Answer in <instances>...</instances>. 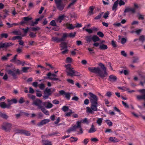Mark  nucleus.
<instances>
[{
  "label": "nucleus",
  "instance_id": "36",
  "mask_svg": "<svg viewBox=\"0 0 145 145\" xmlns=\"http://www.w3.org/2000/svg\"><path fill=\"white\" fill-rule=\"evenodd\" d=\"M103 13V12L100 13L97 16L94 18V19L95 20L100 19L102 17Z\"/></svg>",
  "mask_w": 145,
  "mask_h": 145
},
{
  "label": "nucleus",
  "instance_id": "47",
  "mask_svg": "<svg viewBox=\"0 0 145 145\" xmlns=\"http://www.w3.org/2000/svg\"><path fill=\"white\" fill-rule=\"evenodd\" d=\"M103 119L102 118H99L97 120V123L99 125H101Z\"/></svg>",
  "mask_w": 145,
  "mask_h": 145
},
{
  "label": "nucleus",
  "instance_id": "17",
  "mask_svg": "<svg viewBox=\"0 0 145 145\" xmlns=\"http://www.w3.org/2000/svg\"><path fill=\"white\" fill-rule=\"evenodd\" d=\"M27 96L29 97L34 101L33 104L36 105V100L35 99V96L30 94H28Z\"/></svg>",
  "mask_w": 145,
  "mask_h": 145
},
{
  "label": "nucleus",
  "instance_id": "43",
  "mask_svg": "<svg viewBox=\"0 0 145 145\" xmlns=\"http://www.w3.org/2000/svg\"><path fill=\"white\" fill-rule=\"evenodd\" d=\"M106 122L109 126H112V125L113 123L110 120H106Z\"/></svg>",
  "mask_w": 145,
  "mask_h": 145
},
{
  "label": "nucleus",
  "instance_id": "18",
  "mask_svg": "<svg viewBox=\"0 0 145 145\" xmlns=\"http://www.w3.org/2000/svg\"><path fill=\"white\" fill-rule=\"evenodd\" d=\"M109 141L112 142L116 143L119 141L118 139L114 137H110L109 138Z\"/></svg>",
  "mask_w": 145,
  "mask_h": 145
},
{
  "label": "nucleus",
  "instance_id": "64",
  "mask_svg": "<svg viewBox=\"0 0 145 145\" xmlns=\"http://www.w3.org/2000/svg\"><path fill=\"white\" fill-rule=\"evenodd\" d=\"M111 44L113 47H116L117 46L116 44L115 41L114 40H112L111 42Z\"/></svg>",
  "mask_w": 145,
  "mask_h": 145
},
{
  "label": "nucleus",
  "instance_id": "52",
  "mask_svg": "<svg viewBox=\"0 0 145 145\" xmlns=\"http://www.w3.org/2000/svg\"><path fill=\"white\" fill-rule=\"evenodd\" d=\"M81 121H77L76 122V126H77V127L78 128H81Z\"/></svg>",
  "mask_w": 145,
  "mask_h": 145
},
{
  "label": "nucleus",
  "instance_id": "30",
  "mask_svg": "<svg viewBox=\"0 0 145 145\" xmlns=\"http://www.w3.org/2000/svg\"><path fill=\"white\" fill-rule=\"evenodd\" d=\"M47 76L48 78L49 79H50V78H52L51 76L55 77L57 76L56 74H52L50 72L48 73L47 74Z\"/></svg>",
  "mask_w": 145,
  "mask_h": 145
},
{
  "label": "nucleus",
  "instance_id": "48",
  "mask_svg": "<svg viewBox=\"0 0 145 145\" xmlns=\"http://www.w3.org/2000/svg\"><path fill=\"white\" fill-rule=\"evenodd\" d=\"M109 14V13L108 11H107L106 12L103 16V18L105 19H106L108 17V15Z\"/></svg>",
  "mask_w": 145,
  "mask_h": 145
},
{
  "label": "nucleus",
  "instance_id": "34",
  "mask_svg": "<svg viewBox=\"0 0 145 145\" xmlns=\"http://www.w3.org/2000/svg\"><path fill=\"white\" fill-rule=\"evenodd\" d=\"M35 25H36V18L35 19V21L34 22H33L31 20L27 25H29L31 26H34Z\"/></svg>",
  "mask_w": 145,
  "mask_h": 145
},
{
  "label": "nucleus",
  "instance_id": "37",
  "mask_svg": "<svg viewBox=\"0 0 145 145\" xmlns=\"http://www.w3.org/2000/svg\"><path fill=\"white\" fill-rule=\"evenodd\" d=\"M69 112H67L65 114V116H66V117L70 116H71V115L72 114L74 113V112H72V111L71 110L69 109Z\"/></svg>",
  "mask_w": 145,
  "mask_h": 145
},
{
  "label": "nucleus",
  "instance_id": "35",
  "mask_svg": "<svg viewBox=\"0 0 145 145\" xmlns=\"http://www.w3.org/2000/svg\"><path fill=\"white\" fill-rule=\"evenodd\" d=\"M12 33L15 35H21V32L19 30H14L12 32Z\"/></svg>",
  "mask_w": 145,
  "mask_h": 145
},
{
  "label": "nucleus",
  "instance_id": "33",
  "mask_svg": "<svg viewBox=\"0 0 145 145\" xmlns=\"http://www.w3.org/2000/svg\"><path fill=\"white\" fill-rule=\"evenodd\" d=\"M78 139L77 138L75 137H71L70 138V140L71 142H76Z\"/></svg>",
  "mask_w": 145,
  "mask_h": 145
},
{
  "label": "nucleus",
  "instance_id": "22",
  "mask_svg": "<svg viewBox=\"0 0 145 145\" xmlns=\"http://www.w3.org/2000/svg\"><path fill=\"white\" fill-rule=\"evenodd\" d=\"M99 49L101 50H105L108 48L107 45L104 44H100L99 46Z\"/></svg>",
  "mask_w": 145,
  "mask_h": 145
},
{
  "label": "nucleus",
  "instance_id": "2",
  "mask_svg": "<svg viewBox=\"0 0 145 145\" xmlns=\"http://www.w3.org/2000/svg\"><path fill=\"white\" fill-rule=\"evenodd\" d=\"M98 65L101 67V69L99 67H89L88 70L91 72L97 74L98 76L103 79L107 75L106 72V68L105 65L102 63L99 64Z\"/></svg>",
  "mask_w": 145,
  "mask_h": 145
},
{
  "label": "nucleus",
  "instance_id": "57",
  "mask_svg": "<svg viewBox=\"0 0 145 145\" xmlns=\"http://www.w3.org/2000/svg\"><path fill=\"white\" fill-rule=\"evenodd\" d=\"M29 69V67H24L22 68V71L24 72H27V71Z\"/></svg>",
  "mask_w": 145,
  "mask_h": 145
},
{
  "label": "nucleus",
  "instance_id": "59",
  "mask_svg": "<svg viewBox=\"0 0 145 145\" xmlns=\"http://www.w3.org/2000/svg\"><path fill=\"white\" fill-rule=\"evenodd\" d=\"M67 81L69 83L71 84L72 85L74 84V82L73 80L68 79L67 80Z\"/></svg>",
  "mask_w": 145,
  "mask_h": 145
},
{
  "label": "nucleus",
  "instance_id": "46",
  "mask_svg": "<svg viewBox=\"0 0 145 145\" xmlns=\"http://www.w3.org/2000/svg\"><path fill=\"white\" fill-rule=\"evenodd\" d=\"M50 24L52 26H56L57 25L56 24L55 21V20H52L51 21L50 23Z\"/></svg>",
  "mask_w": 145,
  "mask_h": 145
},
{
  "label": "nucleus",
  "instance_id": "56",
  "mask_svg": "<svg viewBox=\"0 0 145 145\" xmlns=\"http://www.w3.org/2000/svg\"><path fill=\"white\" fill-rule=\"evenodd\" d=\"M39 86L40 89L42 90L44 89L45 88V86L43 84H39Z\"/></svg>",
  "mask_w": 145,
  "mask_h": 145
},
{
  "label": "nucleus",
  "instance_id": "19",
  "mask_svg": "<svg viewBox=\"0 0 145 145\" xmlns=\"http://www.w3.org/2000/svg\"><path fill=\"white\" fill-rule=\"evenodd\" d=\"M32 18L28 17H24L23 20L26 23V24L28 25L32 20Z\"/></svg>",
  "mask_w": 145,
  "mask_h": 145
},
{
  "label": "nucleus",
  "instance_id": "8",
  "mask_svg": "<svg viewBox=\"0 0 145 145\" xmlns=\"http://www.w3.org/2000/svg\"><path fill=\"white\" fill-rule=\"evenodd\" d=\"M44 95L43 96V97L45 99H48L49 97L51 95L52 93L50 89H48L47 88L44 91Z\"/></svg>",
  "mask_w": 145,
  "mask_h": 145
},
{
  "label": "nucleus",
  "instance_id": "60",
  "mask_svg": "<svg viewBox=\"0 0 145 145\" xmlns=\"http://www.w3.org/2000/svg\"><path fill=\"white\" fill-rule=\"evenodd\" d=\"M119 4L120 6H121L122 5H124L125 4V3L123 0H120L119 2Z\"/></svg>",
  "mask_w": 145,
  "mask_h": 145
},
{
  "label": "nucleus",
  "instance_id": "40",
  "mask_svg": "<svg viewBox=\"0 0 145 145\" xmlns=\"http://www.w3.org/2000/svg\"><path fill=\"white\" fill-rule=\"evenodd\" d=\"M62 109L64 112H66L69 110L68 106H65L62 107Z\"/></svg>",
  "mask_w": 145,
  "mask_h": 145
},
{
  "label": "nucleus",
  "instance_id": "10",
  "mask_svg": "<svg viewBox=\"0 0 145 145\" xmlns=\"http://www.w3.org/2000/svg\"><path fill=\"white\" fill-rule=\"evenodd\" d=\"M59 92L61 95H65V97L67 100L70 99L71 95L69 92H66L63 90H60Z\"/></svg>",
  "mask_w": 145,
  "mask_h": 145
},
{
  "label": "nucleus",
  "instance_id": "27",
  "mask_svg": "<svg viewBox=\"0 0 145 145\" xmlns=\"http://www.w3.org/2000/svg\"><path fill=\"white\" fill-rule=\"evenodd\" d=\"M61 46L62 48L61 49V50H62L65 49H66L67 48L66 43L64 42L61 43Z\"/></svg>",
  "mask_w": 145,
  "mask_h": 145
},
{
  "label": "nucleus",
  "instance_id": "5",
  "mask_svg": "<svg viewBox=\"0 0 145 145\" xmlns=\"http://www.w3.org/2000/svg\"><path fill=\"white\" fill-rule=\"evenodd\" d=\"M138 91L142 94L137 95V99L138 100H144L145 102L143 103V106L145 107V89H139L138 90Z\"/></svg>",
  "mask_w": 145,
  "mask_h": 145
},
{
  "label": "nucleus",
  "instance_id": "3",
  "mask_svg": "<svg viewBox=\"0 0 145 145\" xmlns=\"http://www.w3.org/2000/svg\"><path fill=\"white\" fill-rule=\"evenodd\" d=\"M65 67L66 68V72L67 76H78L80 75V72L73 69L71 64L65 65Z\"/></svg>",
  "mask_w": 145,
  "mask_h": 145
},
{
  "label": "nucleus",
  "instance_id": "38",
  "mask_svg": "<svg viewBox=\"0 0 145 145\" xmlns=\"http://www.w3.org/2000/svg\"><path fill=\"white\" fill-rule=\"evenodd\" d=\"M81 121L82 123H86L87 124H88L89 123V121H88L87 119L86 118H85L84 119L82 120Z\"/></svg>",
  "mask_w": 145,
  "mask_h": 145
},
{
  "label": "nucleus",
  "instance_id": "9",
  "mask_svg": "<svg viewBox=\"0 0 145 145\" xmlns=\"http://www.w3.org/2000/svg\"><path fill=\"white\" fill-rule=\"evenodd\" d=\"M12 124L8 123H6L4 125L2 126V129L6 132L9 131L11 129Z\"/></svg>",
  "mask_w": 145,
  "mask_h": 145
},
{
  "label": "nucleus",
  "instance_id": "53",
  "mask_svg": "<svg viewBox=\"0 0 145 145\" xmlns=\"http://www.w3.org/2000/svg\"><path fill=\"white\" fill-rule=\"evenodd\" d=\"M89 142V139L88 138H85L84 141L82 142V143H84V144L86 145Z\"/></svg>",
  "mask_w": 145,
  "mask_h": 145
},
{
  "label": "nucleus",
  "instance_id": "14",
  "mask_svg": "<svg viewBox=\"0 0 145 145\" xmlns=\"http://www.w3.org/2000/svg\"><path fill=\"white\" fill-rule=\"evenodd\" d=\"M64 25L65 26L67 29L69 30L74 29L75 28V27L72 24L68 23L64 24Z\"/></svg>",
  "mask_w": 145,
  "mask_h": 145
},
{
  "label": "nucleus",
  "instance_id": "58",
  "mask_svg": "<svg viewBox=\"0 0 145 145\" xmlns=\"http://www.w3.org/2000/svg\"><path fill=\"white\" fill-rule=\"evenodd\" d=\"M24 102L25 100L23 97H21L18 101V102L20 104H22L24 103Z\"/></svg>",
  "mask_w": 145,
  "mask_h": 145
},
{
  "label": "nucleus",
  "instance_id": "13",
  "mask_svg": "<svg viewBox=\"0 0 145 145\" xmlns=\"http://www.w3.org/2000/svg\"><path fill=\"white\" fill-rule=\"evenodd\" d=\"M131 12L133 13H135L136 12V9L134 8H130L127 7L125 8L124 10V13H127Z\"/></svg>",
  "mask_w": 145,
  "mask_h": 145
},
{
  "label": "nucleus",
  "instance_id": "4",
  "mask_svg": "<svg viewBox=\"0 0 145 145\" xmlns=\"http://www.w3.org/2000/svg\"><path fill=\"white\" fill-rule=\"evenodd\" d=\"M54 1L57 9L60 11H62L65 6V4L62 2V0H54Z\"/></svg>",
  "mask_w": 145,
  "mask_h": 145
},
{
  "label": "nucleus",
  "instance_id": "24",
  "mask_svg": "<svg viewBox=\"0 0 145 145\" xmlns=\"http://www.w3.org/2000/svg\"><path fill=\"white\" fill-rule=\"evenodd\" d=\"M92 40L94 42H96L100 40V39L96 35H93L92 36Z\"/></svg>",
  "mask_w": 145,
  "mask_h": 145
},
{
  "label": "nucleus",
  "instance_id": "26",
  "mask_svg": "<svg viewBox=\"0 0 145 145\" xmlns=\"http://www.w3.org/2000/svg\"><path fill=\"white\" fill-rule=\"evenodd\" d=\"M68 36V34L66 33L63 34L62 37L60 39L61 42L64 41Z\"/></svg>",
  "mask_w": 145,
  "mask_h": 145
},
{
  "label": "nucleus",
  "instance_id": "31",
  "mask_svg": "<svg viewBox=\"0 0 145 145\" xmlns=\"http://www.w3.org/2000/svg\"><path fill=\"white\" fill-rule=\"evenodd\" d=\"M138 40L139 41H141L142 43L144 42L145 40V37L144 35L140 36L138 39Z\"/></svg>",
  "mask_w": 145,
  "mask_h": 145
},
{
  "label": "nucleus",
  "instance_id": "63",
  "mask_svg": "<svg viewBox=\"0 0 145 145\" xmlns=\"http://www.w3.org/2000/svg\"><path fill=\"white\" fill-rule=\"evenodd\" d=\"M144 16L143 15H142L140 14H139V16L138 17V19L139 20H144Z\"/></svg>",
  "mask_w": 145,
  "mask_h": 145
},
{
  "label": "nucleus",
  "instance_id": "21",
  "mask_svg": "<svg viewBox=\"0 0 145 145\" xmlns=\"http://www.w3.org/2000/svg\"><path fill=\"white\" fill-rule=\"evenodd\" d=\"M65 17H66V16H65L64 14H63L59 16L57 19V21L59 23H61L62 20H63L64 18Z\"/></svg>",
  "mask_w": 145,
  "mask_h": 145
},
{
  "label": "nucleus",
  "instance_id": "41",
  "mask_svg": "<svg viewBox=\"0 0 145 145\" xmlns=\"http://www.w3.org/2000/svg\"><path fill=\"white\" fill-rule=\"evenodd\" d=\"M133 63H137L138 62L139 58L137 57H133Z\"/></svg>",
  "mask_w": 145,
  "mask_h": 145
},
{
  "label": "nucleus",
  "instance_id": "50",
  "mask_svg": "<svg viewBox=\"0 0 145 145\" xmlns=\"http://www.w3.org/2000/svg\"><path fill=\"white\" fill-rule=\"evenodd\" d=\"M127 41V39L123 37L121 38V44H124Z\"/></svg>",
  "mask_w": 145,
  "mask_h": 145
},
{
  "label": "nucleus",
  "instance_id": "28",
  "mask_svg": "<svg viewBox=\"0 0 145 145\" xmlns=\"http://www.w3.org/2000/svg\"><path fill=\"white\" fill-rule=\"evenodd\" d=\"M52 40L55 42H56L57 43L61 42L60 39L57 37H52Z\"/></svg>",
  "mask_w": 145,
  "mask_h": 145
},
{
  "label": "nucleus",
  "instance_id": "42",
  "mask_svg": "<svg viewBox=\"0 0 145 145\" xmlns=\"http://www.w3.org/2000/svg\"><path fill=\"white\" fill-rule=\"evenodd\" d=\"M1 116L3 118L7 119L8 118V116L5 114L1 113L0 114Z\"/></svg>",
  "mask_w": 145,
  "mask_h": 145
},
{
  "label": "nucleus",
  "instance_id": "54",
  "mask_svg": "<svg viewBox=\"0 0 145 145\" xmlns=\"http://www.w3.org/2000/svg\"><path fill=\"white\" fill-rule=\"evenodd\" d=\"M114 110L116 111L117 112L119 113L120 114H121V113L120 110L116 106H114L113 107Z\"/></svg>",
  "mask_w": 145,
  "mask_h": 145
},
{
  "label": "nucleus",
  "instance_id": "45",
  "mask_svg": "<svg viewBox=\"0 0 145 145\" xmlns=\"http://www.w3.org/2000/svg\"><path fill=\"white\" fill-rule=\"evenodd\" d=\"M72 62V59L70 57H67L66 59V63H71Z\"/></svg>",
  "mask_w": 145,
  "mask_h": 145
},
{
  "label": "nucleus",
  "instance_id": "61",
  "mask_svg": "<svg viewBox=\"0 0 145 145\" xmlns=\"http://www.w3.org/2000/svg\"><path fill=\"white\" fill-rule=\"evenodd\" d=\"M85 31L87 32H88L89 34H91L93 32V30L90 29H85Z\"/></svg>",
  "mask_w": 145,
  "mask_h": 145
},
{
  "label": "nucleus",
  "instance_id": "16",
  "mask_svg": "<svg viewBox=\"0 0 145 145\" xmlns=\"http://www.w3.org/2000/svg\"><path fill=\"white\" fill-rule=\"evenodd\" d=\"M108 80L111 82H114L117 80V77L113 75H111L109 76Z\"/></svg>",
  "mask_w": 145,
  "mask_h": 145
},
{
  "label": "nucleus",
  "instance_id": "11",
  "mask_svg": "<svg viewBox=\"0 0 145 145\" xmlns=\"http://www.w3.org/2000/svg\"><path fill=\"white\" fill-rule=\"evenodd\" d=\"M16 133L24 134L27 136H29L30 135V133L29 131L23 129L18 130L17 131Z\"/></svg>",
  "mask_w": 145,
  "mask_h": 145
},
{
  "label": "nucleus",
  "instance_id": "44",
  "mask_svg": "<svg viewBox=\"0 0 145 145\" xmlns=\"http://www.w3.org/2000/svg\"><path fill=\"white\" fill-rule=\"evenodd\" d=\"M22 30L25 33H27L28 31H30L29 28L27 27L25 29H23Z\"/></svg>",
  "mask_w": 145,
  "mask_h": 145
},
{
  "label": "nucleus",
  "instance_id": "51",
  "mask_svg": "<svg viewBox=\"0 0 145 145\" xmlns=\"http://www.w3.org/2000/svg\"><path fill=\"white\" fill-rule=\"evenodd\" d=\"M76 33L74 32L73 33H69L68 35V36L70 37L73 38L75 37L76 35Z\"/></svg>",
  "mask_w": 145,
  "mask_h": 145
},
{
  "label": "nucleus",
  "instance_id": "6",
  "mask_svg": "<svg viewBox=\"0 0 145 145\" xmlns=\"http://www.w3.org/2000/svg\"><path fill=\"white\" fill-rule=\"evenodd\" d=\"M7 101L8 103V104H6L4 102L0 103V107L2 108H10L11 107V105L13 103L11 100L8 99H7Z\"/></svg>",
  "mask_w": 145,
  "mask_h": 145
},
{
  "label": "nucleus",
  "instance_id": "12",
  "mask_svg": "<svg viewBox=\"0 0 145 145\" xmlns=\"http://www.w3.org/2000/svg\"><path fill=\"white\" fill-rule=\"evenodd\" d=\"M40 104L39 105H42L44 106H45V107L47 108H50L52 107L53 106V105L49 102H44L42 103V102L41 103H40Z\"/></svg>",
  "mask_w": 145,
  "mask_h": 145
},
{
  "label": "nucleus",
  "instance_id": "1",
  "mask_svg": "<svg viewBox=\"0 0 145 145\" xmlns=\"http://www.w3.org/2000/svg\"><path fill=\"white\" fill-rule=\"evenodd\" d=\"M89 94L90 96L89 98L91 103V106L90 107H87L86 108V111L87 112L92 114L93 111H97L99 110L97 108L98 106L97 102L98 98L97 96L91 92H89Z\"/></svg>",
  "mask_w": 145,
  "mask_h": 145
},
{
  "label": "nucleus",
  "instance_id": "15",
  "mask_svg": "<svg viewBox=\"0 0 145 145\" xmlns=\"http://www.w3.org/2000/svg\"><path fill=\"white\" fill-rule=\"evenodd\" d=\"M50 121L49 119H45L42 120L38 124V126H41L43 125L46 124Z\"/></svg>",
  "mask_w": 145,
  "mask_h": 145
},
{
  "label": "nucleus",
  "instance_id": "29",
  "mask_svg": "<svg viewBox=\"0 0 145 145\" xmlns=\"http://www.w3.org/2000/svg\"><path fill=\"white\" fill-rule=\"evenodd\" d=\"M119 0H117L114 3V5L112 7V10H114L116 9L117 8Z\"/></svg>",
  "mask_w": 145,
  "mask_h": 145
},
{
  "label": "nucleus",
  "instance_id": "25",
  "mask_svg": "<svg viewBox=\"0 0 145 145\" xmlns=\"http://www.w3.org/2000/svg\"><path fill=\"white\" fill-rule=\"evenodd\" d=\"M3 45L4 46V48H7L13 45V44L11 42L8 43L7 42H5L3 43Z\"/></svg>",
  "mask_w": 145,
  "mask_h": 145
},
{
  "label": "nucleus",
  "instance_id": "7",
  "mask_svg": "<svg viewBox=\"0 0 145 145\" xmlns=\"http://www.w3.org/2000/svg\"><path fill=\"white\" fill-rule=\"evenodd\" d=\"M42 101L39 99H37V106H38L39 108L41 109L42 111L46 115H49L50 114L49 112L42 105H39V103H41Z\"/></svg>",
  "mask_w": 145,
  "mask_h": 145
},
{
  "label": "nucleus",
  "instance_id": "62",
  "mask_svg": "<svg viewBox=\"0 0 145 145\" xmlns=\"http://www.w3.org/2000/svg\"><path fill=\"white\" fill-rule=\"evenodd\" d=\"M121 54L124 57H126L127 56V54L125 53L124 51H122L121 52Z\"/></svg>",
  "mask_w": 145,
  "mask_h": 145
},
{
  "label": "nucleus",
  "instance_id": "20",
  "mask_svg": "<svg viewBox=\"0 0 145 145\" xmlns=\"http://www.w3.org/2000/svg\"><path fill=\"white\" fill-rule=\"evenodd\" d=\"M7 72L9 74L12 75L14 78H16V74L11 70H8Z\"/></svg>",
  "mask_w": 145,
  "mask_h": 145
},
{
  "label": "nucleus",
  "instance_id": "23",
  "mask_svg": "<svg viewBox=\"0 0 145 145\" xmlns=\"http://www.w3.org/2000/svg\"><path fill=\"white\" fill-rule=\"evenodd\" d=\"M96 129L94 127V125L92 124L88 132L89 133H93L96 131Z\"/></svg>",
  "mask_w": 145,
  "mask_h": 145
},
{
  "label": "nucleus",
  "instance_id": "39",
  "mask_svg": "<svg viewBox=\"0 0 145 145\" xmlns=\"http://www.w3.org/2000/svg\"><path fill=\"white\" fill-rule=\"evenodd\" d=\"M12 62L14 63L17 65H20L22 63V62L20 60L17 59H15L14 62Z\"/></svg>",
  "mask_w": 145,
  "mask_h": 145
},
{
  "label": "nucleus",
  "instance_id": "49",
  "mask_svg": "<svg viewBox=\"0 0 145 145\" xmlns=\"http://www.w3.org/2000/svg\"><path fill=\"white\" fill-rule=\"evenodd\" d=\"M8 34L6 33H3L1 35V37L2 38H7L8 37Z\"/></svg>",
  "mask_w": 145,
  "mask_h": 145
},
{
  "label": "nucleus",
  "instance_id": "32",
  "mask_svg": "<svg viewBox=\"0 0 145 145\" xmlns=\"http://www.w3.org/2000/svg\"><path fill=\"white\" fill-rule=\"evenodd\" d=\"M86 40L87 42H90L92 40V36L91 35L86 36L85 37Z\"/></svg>",
  "mask_w": 145,
  "mask_h": 145
},
{
  "label": "nucleus",
  "instance_id": "55",
  "mask_svg": "<svg viewBox=\"0 0 145 145\" xmlns=\"http://www.w3.org/2000/svg\"><path fill=\"white\" fill-rule=\"evenodd\" d=\"M97 35L99 37H103L104 36V34L101 31H99L97 33Z\"/></svg>",
  "mask_w": 145,
  "mask_h": 145
}]
</instances>
